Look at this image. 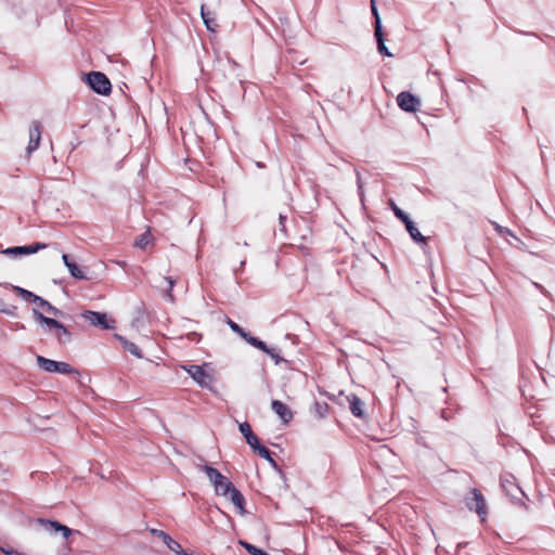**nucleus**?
<instances>
[{
  "mask_svg": "<svg viewBox=\"0 0 555 555\" xmlns=\"http://www.w3.org/2000/svg\"><path fill=\"white\" fill-rule=\"evenodd\" d=\"M202 470L205 472L209 481L214 485V488L216 487V485L219 483V481L223 480V478L225 477L220 472L208 465L202 466Z\"/></svg>",
  "mask_w": 555,
  "mask_h": 555,
  "instance_id": "nucleus-20",
  "label": "nucleus"
},
{
  "mask_svg": "<svg viewBox=\"0 0 555 555\" xmlns=\"http://www.w3.org/2000/svg\"><path fill=\"white\" fill-rule=\"evenodd\" d=\"M116 338L121 343L122 347L126 350H128L131 354H133L138 359L142 358V353L135 344L129 341L128 339H126L125 337H122L120 335H116Z\"/></svg>",
  "mask_w": 555,
  "mask_h": 555,
  "instance_id": "nucleus-21",
  "label": "nucleus"
},
{
  "mask_svg": "<svg viewBox=\"0 0 555 555\" xmlns=\"http://www.w3.org/2000/svg\"><path fill=\"white\" fill-rule=\"evenodd\" d=\"M11 287L24 300H30L33 302H36V299L39 297V296L35 295L34 293H31V292H29V291H27L25 288H22L20 286L12 285Z\"/></svg>",
  "mask_w": 555,
  "mask_h": 555,
  "instance_id": "nucleus-23",
  "label": "nucleus"
},
{
  "mask_svg": "<svg viewBox=\"0 0 555 555\" xmlns=\"http://www.w3.org/2000/svg\"><path fill=\"white\" fill-rule=\"evenodd\" d=\"M208 365H191L185 367L186 372L192 378L202 387H209L214 383V375L210 371H207Z\"/></svg>",
  "mask_w": 555,
  "mask_h": 555,
  "instance_id": "nucleus-5",
  "label": "nucleus"
},
{
  "mask_svg": "<svg viewBox=\"0 0 555 555\" xmlns=\"http://www.w3.org/2000/svg\"><path fill=\"white\" fill-rule=\"evenodd\" d=\"M271 408L284 423H288L293 418L292 411L282 401L273 400L271 403Z\"/></svg>",
  "mask_w": 555,
  "mask_h": 555,
  "instance_id": "nucleus-13",
  "label": "nucleus"
},
{
  "mask_svg": "<svg viewBox=\"0 0 555 555\" xmlns=\"http://www.w3.org/2000/svg\"><path fill=\"white\" fill-rule=\"evenodd\" d=\"M238 543L251 555H269L264 553L262 550L256 547L255 545L247 543L245 541H238Z\"/></svg>",
  "mask_w": 555,
  "mask_h": 555,
  "instance_id": "nucleus-24",
  "label": "nucleus"
},
{
  "mask_svg": "<svg viewBox=\"0 0 555 555\" xmlns=\"http://www.w3.org/2000/svg\"><path fill=\"white\" fill-rule=\"evenodd\" d=\"M390 207L392 211L395 212L396 217H398L403 223L410 219L406 214H404L396 204L393 201H390Z\"/></svg>",
  "mask_w": 555,
  "mask_h": 555,
  "instance_id": "nucleus-26",
  "label": "nucleus"
},
{
  "mask_svg": "<svg viewBox=\"0 0 555 555\" xmlns=\"http://www.w3.org/2000/svg\"><path fill=\"white\" fill-rule=\"evenodd\" d=\"M215 493L221 496H229L233 505L238 509L240 514H244V496L243 494L233 486L231 481L228 480L227 477L223 480L219 481L215 487Z\"/></svg>",
  "mask_w": 555,
  "mask_h": 555,
  "instance_id": "nucleus-2",
  "label": "nucleus"
},
{
  "mask_svg": "<svg viewBox=\"0 0 555 555\" xmlns=\"http://www.w3.org/2000/svg\"><path fill=\"white\" fill-rule=\"evenodd\" d=\"M405 229L416 243H423L426 244V237L422 235V233L418 231V229L414 225V223L408 219L404 222Z\"/></svg>",
  "mask_w": 555,
  "mask_h": 555,
  "instance_id": "nucleus-19",
  "label": "nucleus"
},
{
  "mask_svg": "<svg viewBox=\"0 0 555 555\" xmlns=\"http://www.w3.org/2000/svg\"><path fill=\"white\" fill-rule=\"evenodd\" d=\"M397 103L401 109L412 113L417 111L421 101L412 93L404 91L398 94Z\"/></svg>",
  "mask_w": 555,
  "mask_h": 555,
  "instance_id": "nucleus-9",
  "label": "nucleus"
},
{
  "mask_svg": "<svg viewBox=\"0 0 555 555\" xmlns=\"http://www.w3.org/2000/svg\"><path fill=\"white\" fill-rule=\"evenodd\" d=\"M371 10H372V13H373V15L375 17V21H377V18H380L379 13H378L377 8H376L375 0H371Z\"/></svg>",
  "mask_w": 555,
  "mask_h": 555,
  "instance_id": "nucleus-35",
  "label": "nucleus"
},
{
  "mask_svg": "<svg viewBox=\"0 0 555 555\" xmlns=\"http://www.w3.org/2000/svg\"><path fill=\"white\" fill-rule=\"evenodd\" d=\"M38 366L48 373L72 374L75 370L66 362H57L42 356L36 358Z\"/></svg>",
  "mask_w": 555,
  "mask_h": 555,
  "instance_id": "nucleus-4",
  "label": "nucleus"
},
{
  "mask_svg": "<svg viewBox=\"0 0 555 555\" xmlns=\"http://www.w3.org/2000/svg\"><path fill=\"white\" fill-rule=\"evenodd\" d=\"M36 308L35 309H38L40 312H46L48 314H51V315H59L61 314V311L55 308L54 306H52L49 301H47L46 299L41 298V297H38L36 299Z\"/></svg>",
  "mask_w": 555,
  "mask_h": 555,
  "instance_id": "nucleus-16",
  "label": "nucleus"
},
{
  "mask_svg": "<svg viewBox=\"0 0 555 555\" xmlns=\"http://www.w3.org/2000/svg\"><path fill=\"white\" fill-rule=\"evenodd\" d=\"M240 431L242 433V435L245 437V439H247V437L251 436L254 433L251 430V427L248 423H241L240 424Z\"/></svg>",
  "mask_w": 555,
  "mask_h": 555,
  "instance_id": "nucleus-29",
  "label": "nucleus"
},
{
  "mask_svg": "<svg viewBox=\"0 0 555 555\" xmlns=\"http://www.w3.org/2000/svg\"><path fill=\"white\" fill-rule=\"evenodd\" d=\"M46 247H47L46 244L35 243L29 246H16V247L7 248V249L2 250V254L17 257V256H23V255L35 254L41 249H44Z\"/></svg>",
  "mask_w": 555,
  "mask_h": 555,
  "instance_id": "nucleus-11",
  "label": "nucleus"
},
{
  "mask_svg": "<svg viewBox=\"0 0 555 555\" xmlns=\"http://www.w3.org/2000/svg\"><path fill=\"white\" fill-rule=\"evenodd\" d=\"M35 321L42 327L46 333L53 334L59 344H65L70 339L69 331L57 320L49 318L38 309H33Z\"/></svg>",
  "mask_w": 555,
  "mask_h": 555,
  "instance_id": "nucleus-1",
  "label": "nucleus"
},
{
  "mask_svg": "<svg viewBox=\"0 0 555 555\" xmlns=\"http://www.w3.org/2000/svg\"><path fill=\"white\" fill-rule=\"evenodd\" d=\"M42 132V124L38 120H34L29 125L28 129V145L26 147L27 155L29 156L33 152H35L40 144Z\"/></svg>",
  "mask_w": 555,
  "mask_h": 555,
  "instance_id": "nucleus-7",
  "label": "nucleus"
},
{
  "mask_svg": "<svg viewBox=\"0 0 555 555\" xmlns=\"http://www.w3.org/2000/svg\"><path fill=\"white\" fill-rule=\"evenodd\" d=\"M82 318L90 322L94 326H101L102 328H113L115 321L109 319L106 313H100L94 311H85Z\"/></svg>",
  "mask_w": 555,
  "mask_h": 555,
  "instance_id": "nucleus-8",
  "label": "nucleus"
},
{
  "mask_svg": "<svg viewBox=\"0 0 555 555\" xmlns=\"http://www.w3.org/2000/svg\"><path fill=\"white\" fill-rule=\"evenodd\" d=\"M68 271L70 272V274L74 276V278H77V279H85V274L82 273V271L77 267L76 263L72 262L70 264H68L67 267Z\"/></svg>",
  "mask_w": 555,
  "mask_h": 555,
  "instance_id": "nucleus-27",
  "label": "nucleus"
},
{
  "mask_svg": "<svg viewBox=\"0 0 555 555\" xmlns=\"http://www.w3.org/2000/svg\"><path fill=\"white\" fill-rule=\"evenodd\" d=\"M228 325L231 327L232 331H234L235 333H237L240 336H242L244 339L246 338V336L248 335L247 333L244 332V330L242 327H240L235 322H233L232 320H228Z\"/></svg>",
  "mask_w": 555,
  "mask_h": 555,
  "instance_id": "nucleus-28",
  "label": "nucleus"
},
{
  "mask_svg": "<svg viewBox=\"0 0 555 555\" xmlns=\"http://www.w3.org/2000/svg\"><path fill=\"white\" fill-rule=\"evenodd\" d=\"M514 480L515 478L513 476H504L502 478V487L509 496L516 499L518 486L514 482Z\"/></svg>",
  "mask_w": 555,
  "mask_h": 555,
  "instance_id": "nucleus-18",
  "label": "nucleus"
},
{
  "mask_svg": "<svg viewBox=\"0 0 555 555\" xmlns=\"http://www.w3.org/2000/svg\"><path fill=\"white\" fill-rule=\"evenodd\" d=\"M152 234L150 232V230H147L146 232H144L142 235H140L135 241H134V246L138 247V248H141V249H144L146 248L147 245H150L152 243Z\"/></svg>",
  "mask_w": 555,
  "mask_h": 555,
  "instance_id": "nucleus-22",
  "label": "nucleus"
},
{
  "mask_svg": "<svg viewBox=\"0 0 555 555\" xmlns=\"http://www.w3.org/2000/svg\"><path fill=\"white\" fill-rule=\"evenodd\" d=\"M16 311V307L10 304H7L2 298H0V312L13 315Z\"/></svg>",
  "mask_w": 555,
  "mask_h": 555,
  "instance_id": "nucleus-25",
  "label": "nucleus"
},
{
  "mask_svg": "<svg viewBox=\"0 0 555 555\" xmlns=\"http://www.w3.org/2000/svg\"><path fill=\"white\" fill-rule=\"evenodd\" d=\"M245 340L248 341L251 346L268 353L272 359L275 360L276 363L279 362L278 356L274 353L273 350L269 349L263 341L259 340L256 337L249 336V335L246 336Z\"/></svg>",
  "mask_w": 555,
  "mask_h": 555,
  "instance_id": "nucleus-17",
  "label": "nucleus"
},
{
  "mask_svg": "<svg viewBox=\"0 0 555 555\" xmlns=\"http://www.w3.org/2000/svg\"><path fill=\"white\" fill-rule=\"evenodd\" d=\"M151 532L162 539V541L168 546L169 550L177 554H183L181 545L175 541L169 534L162 530L152 529Z\"/></svg>",
  "mask_w": 555,
  "mask_h": 555,
  "instance_id": "nucleus-12",
  "label": "nucleus"
},
{
  "mask_svg": "<svg viewBox=\"0 0 555 555\" xmlns=\"http://www.w3.org/2000/svg\"><path fill=\"white\" fill-rule=\"evenodd\" d=\"M377 49L379 51V53L386 55V56H391L392 54L388 51L387 47L385 46V41L384 40H379V42H377Z\"/></svg>",
  "mask_w": 555,
  "mask_h": 555,
  "instance_id": "nucleus-33",
  "label": "nucleus"
},
{
  "mask_svg": "<svg viewBox=\"0 0 555 555\" xmlns=\"http://www.w3.org/2000/svg\"><path fill=\"white\" fill-rule=\"evenodd\" d=\"M351 413L357 417H364V403L354 395L347 398Z\"/></svg>",
  "mask_w": 555,
  "mask_h": 555,
  "instance_id": "nucleus-14",
  "label": "nucleus"
},
{
  "mask_svg": "<svg viewBox=\"0 0 555 555\" xmlns=\"http://www.w3.org/2000/svg\"><path fill=\"white\" fill-rule=\"evenodd\" d=\"M165 281L168 283L167 294H168L169 298L172 300L171 291L175 285V281L171 278H165Z\"/></svg>",
  "mask_w": 555,
  "mask_h": 555,
  "instance_id": "nucleus-34",
  "label": "nucleus"
},
{
  "mask_svg": "<svg viewBox=\"0 0 555 555\" xmlns=\"http://www.w3.org/2000/svg\"><path fill=\"white\" fill-rule=\"evenodd\" d=\"M38 522L44 527V529L49 532H60L63 538L68 539L74 532L79 533L78 531H73L67 526L62 525L55 520H48L39 518Z\"/></svg>",
  "mask_w": 555,
  "mask_h": 555,
  "instance_id": "nucleus-10",
  "label": "nucleus"
},
{
  "mask_svg": "<svg viewBox=\"0 0 555 555\" xmlns=\"http://www.w3.org/2000/svg\"><path fill=\"white\" fill-rule=\"evenodd\" d=\"M466 505L469 509L475 511L481 519L487 515V506L483 495L477 490L472 489L466 498Z\"/></svg>",
  "mask_w": 555,
  "mask_h": 555,
  "instance_id": "nucleus-6",
  "label": "nucleus"
},
{
  "mask_svg": "<svg viewBox=\"0 0 555 555\" xmlns=\"http://www.w3.org/2000/svg\"><path fill=\"white\" fill-rule=\"evenodd\" d=\"M62 259H63L64 264H65L66 267H68V264H70V263L73 262V261H70V260H69V257H68V255H66V254H64V255L62 256Z\"/></svg>",
  "mask_w": 555,
  "mask_h": 555,
  "instance_id": "nucleus-36",
  "label": "nucleus"
},
{
  "mask_svg": "<svg viewBox=\"0 0 555 555\" xmlns=\"http://www.w3.org/2000/svg\"><path fill=\"white\" fill-rule=\"evenodd\" d=\"M257 452H258L259 456H261V457H263V459L268 460V461H269V462H271V463H274V461H273V460L271 459V456H270V451H269L267 448H264V447H262V446H261V447L257 450Z\"/></svg>",
  "mask_w": 555,
  "mask_h": 555,
  "instance_id": "nucleus-32",
  "label": "nucleus"
},
{
  "mask_svg": "<svg viewBox=\"0 0 555 555\" xmlns=\"http://www.w3.org/2000/svg\"><path fill=\"white\" fill-rule=\"evenodd\" d=\"M201 15L207 29L210 31H215L218 27L215 12L207 11L205 9V5H202Z\"/></svg>",
  "mask_w": 555,
  "mask_h": 555,
  "instance_id": "nucleus-15",
  "label": "nucleus"
},
{
  "mask_svg": "<svg viewBox=\"0 0 555 555\" xmlns=\"http://www.w3.org/2000/svg\"><path fill=\"white\" fill-rule=\"evenodd\" d=\"M86 81L99 94L108 95L111 93V81L103 73L91 72L86 76Z\"/></svg>",
  "mask_w": 555,
  "mask_h": 555,
  "instance_id": "nucleus-3",
  "label": "nucleus"
},
{
  "mask_svg": "<svg viewBox=\"0 0 555 555\" xmlns=\"http://www.w3.org/2000/svg\"><path fill=\"white\" fill-rule=\"evenodd\" d=\"M375 37L377 42H379V40H384L380 18H377V21H375Z\"/></svg>",
  "mask_w": 555,
  "mask_h": 555,
  "instance_id": "nucleus-31",
  "label": "nucleus"
},
{
  "mask_svg": "<svg viewBox=\"0 0 555 555\" xmlns=\"http://www.w3.org/2000/svg\"><path fill=\"white\" fill-rule=\"evenodd\" d=\"M246 442L253 448L255 451H257L261 446L259 443V440L255 434L247 437Z\"/></svg>",
  "mask_w": 555,
  "mask_h": 555,
  "instance_id": "nucleus-30",
  "label": "nucleus"
}]
</instances>
